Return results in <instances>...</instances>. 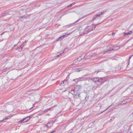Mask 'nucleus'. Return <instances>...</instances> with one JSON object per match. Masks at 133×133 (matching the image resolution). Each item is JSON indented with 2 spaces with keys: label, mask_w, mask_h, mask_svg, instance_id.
I'll return each instance as SVG.
<instances>
[{
  "label": "nucleus",
  "mask_w": 133,
  "mask_h": 133,
  "mask_svg": "<svg viewBox=\"0 0 133 133\" xmlns=\"http://www.w3.org/2000/svg\"><path fill=\"white\" fill-rule=\"evenodd\" d=\"M8 14V12L6 11V12H3L1 14H0V17H3L4 16H5L7 15Z\"/></svg>",
  "instance_id": "nucleus-10"
},
{
  "label": "nucleus",
  "mask_w": 133,
  "mask_h": 133,
  "mask_svg": "<svg viewBox=\"0 0 133 133\" xmlns=\"http://www.w3.org/2000/svg\"><path fill=\"white\" fill-rule=\"evenodd\" d=\"M56 132V130H54L50 133H53Z\"/></svg>",
  "instance_id": "nucleus-27"
},
{
  "label": "nucleus",
  "mask_w": 133,
  "mask_h": 133,
  "mask_svg": "<svg viewBox=\"0 0 133 133\" xmlns=\"http://www.w3.org/2000/svg\"><path fill=\"white\" fill-rule=\"evenodd\" d=\"M132 56H133V55H130V56H129V60H128V65H129V63L130 62V60L131 58L132 57Z\"/></svg>",
  "instance_id": "nucleus-20"
},
{
  "label": "nucleus",
  "mask_w": 133,
  "mask_h": 133,
  "mask_svg": "<svg viewBox=\"0 0 133 133\" xmlns=\"http://www.w3.org/2000/svg\"><path fill=\"white\" fill-rule=\"evenodd\" d=\"M82 86L81 85H77L76 87L72 88L71 91H73L75 92L78 91H79V90L82 88Z\"/></svg>",
  "instance_id": "nucleus-4"
},
{
  "label": "nucleus",
  "mask_w": 133,
  "mask_h": 133,
  "mask_svg": "<svg viewBox=\"0 0 133 133\" xmlns=\"http://www.w3.org/2000/svg\"><path fill=\"white\" fill-rule=\"evenodd\" d=\"M104 11H103L101 12H99V14L95 15L93 17L94 20L98 19L99 18H101L102 17V16L104 15Z\"/></svg>",
  "instance_id": "nucleus-3"
},
{
  "label": "nucleus",
  "mask_w": 133,
  "mask_h": 133,
  "mask_svg": "<svg viewBox=\"0 0 133 133\" xmlns=\"http://www.w3.org/2000/svg\"><path fill=\"white\" fill-rule=\"evenodd\" d=\"M122 104H120V105H122Z\"/></svg>",
  "instance_id": "nucleus-34"
},
{
  "label": "nucleus",
  "mask_w": 133,
  "mask_h": 133,
  "mask_svg": "<svg viewBox=\"0 0 133 133\" xmlns=\"http://www.w3.org/2000/svg\"><path fill=\"white\" fill-rule=\"evenodd\" d=\"M11 117H12V116L11 115H9L7 116H5V118H4L3 119L2 121H1L2 122L4 120L8 119L9 118H10Z\"/></svg>",
  "instance_id": "nucleus-14"
},
{
  "label": "nucleus",
  "mask_w": 133,
  "mask_h": 133,
  "mask_svg": "<svg viewBox=\"0 0 133 133\" xmlns=\"http://www.w3.org/2000/svg\"><path fill=\"white\" fill-rule=\"evenodd\" d=\"M33 108V107H32L31 108H30V109H29V110H31L32 108Z\"/></svg>",
  "instance_id": "nucleus-29"
},
{
  "label": "nucleus",
  "mask_w": 133,
  "mask_h": 133,
  "mask_svg": "<svg viewBox=\"0 0 133 133\" xmlns=\"http://www.w3.org/2000/svg\"><path fill=\"white\" fill-rule=\"evenodd\" d=\"M120 47L116 45H115L114 46L113 48H110L109 49V51H111L113 50H118L119 49Z\"/></svg>",
  "instance_id": "nucleus-9"
},
{
  "label": "nucleus",
  "mask_w": 133,
  "mask_h": 133,
  "mask_svg": "<svg viewBox=\"0 0 133 133\" xmlns=\"http://www.w3.org/2000/svg\"><path fill=\"white\" fill-rule=\"evenodd\" d=\"M83 80V79L82 77H79L78 78H76L75 79H74L73 80V81H75L76 82H78L80 81H82Z\"/></svg>",
  "instance_id": "nucleus-11"
},
{
  "label": "nucleus",
  "mask_w": 133,
  "mask_h": 133,
  "mask_svg": "<svg viewBox=\"0 0 133 133\" xmlns=\"http://www.w3.org/2000/svg\"><path fill=\"white\" fill-rule=\"evenodd\" d=\"M71 94H72L73 95L74 97V99H76L78 98H80L81 97H78V96L75 95V94L73 93L72 92L71 93Z\"/></svg>",
  "instance_id": "nucleus-12"
},
{
  "label": "nucleus",
  "mask_w": 133,
  "mask_h": 133,
  "mask_svg": "<svg viewBox=\"0 0 133 133\" xmlns=\"http://www.w3.org/2000/svg\"><path fill=\"white\" fill-rule=\"evenodd\" d=\"M80 19H78V20L77 21H76L74 23H71L70 24H68L69 25V27H71V26H73L75 24H76L77 22H78L79 21Z\"/></svg>",
  "instance_id": "nucleus-13"
},
{
  "label": "nucleus",
  "mask_w": 133,
  "mask_h": 133,
  "mask_svg": "<svg viewBox=\"0 0 133 133\" xmlns=\"http://www.w3.org/2000/svg\"><path fill=\"white\" fill-rule=\"evenodd\" d=\"M61 55V54H60L59 55H57V57H59L60 56V55Z\"/></svg>",
  "instance_id": "nucleus-28"
},
{
  "label": "nucleus",
  "mask_w": 133,
  "mask_h": 133,
  "mask_svg": "<svg viewBox=\"0 0 133 133\" xmlns=\"http://www.w3.org/2000/svg\"><path fill=\"white\" fill-rule=\"evenodd\" d=\"M3 34H4V33H3H3H2L1 34V35H3Z\"/></svg>",
  "instance_id": "nucleus-32"
},
{
  "label": "nucleus",
  "mask_w": 133,
  "mask_h": 133,
  "mask_svg": "<svg viewBox=\"0 0 133 133\" xmlns=\"http://www.w3.org/2000/svg\"><path fill=\"white\" fill-rule=\"evenodd\" d=\"M75 4V3H72L71 4H70L69 5H68L67 6V7H68V8L72 6H73V5H74Z\"/></svg>",
  "instance_id": "nucleus-19"
},
{
  "label": "nucleus",
  "mask_w": 133,
  "mask_h": 133,
  "mask_svg": "<svg viewBox=\"0 0 133 133\" xmlns=\"http://www.w3.org/2000/svg\"><path fill=\"white\" fill-rule=\"evenodd\" d=\"M115 33H113L112 34V35H114V34H115Z\"/></svg>",
  "instance_id": "nucleus-31"
},
{
  "label": "nucleus",
  "mask_w": 133,
  "mask_h": 133,
  "mask_svg": "<svg viewBox=\"0 0 133 133\" xmlns=\"http://www.w3.org/2000/svg\"><path fill=\"white\" fill-rule=\"evenodd\" d=\"M30 116H28L20 120V122L22 123L27 122L30 119Z\"/></svg>",
  "instance_id": "nucleus-6"
},
{
  "label": "nucleus",
  "mask_w": 133,
  "mask_h": 133,
  "mask_svg": "<svg viewBox=\"0 0 133 133\" xmlns=\"http://www.w3.org/2000/svg\"><path fill=\"white\" fill-rule=\"evenodd\" d=\"M20 18H25L26 17H25L24 16H21L20 17Z\"/></svg>",
  "instance_id": "nucleus-25"
},
{
  "label": "nucleus",
  "mask_w": 133,
  "mask_h": 133,
  "mask_svg": "<svg viewBox=\"0 0 133 133\" xmlns=\"http://www.w3.org/2000/svg\"><path fill=\"white\" fill-rule=\"evenodd\" d=\"M50 109H48V110H49Z\"/></svg>",
  "instance_id": "nucleus-35"
},
{
  "label": "nucleus",
  "mask_w": 133,
  "mask_h": 133,
  "mask_svg": "<svg viewBox=\"0 0 133 133\" xmlns=\"http://www.w3.org/2000/svg\"><path fill=\"white\" fill-rule=\"evenodd\" d=\"M16 46V45H15L14 46V47Z\"/></svg>",
  "instance_id": "nucleus-33"
},
{
  "label": "nucleus",
  "mask_w": 133,
  "mask_h": 133,
  "mask_svg": "<svg viewBox=\"0 0 133 133\" xmlns=\"http://www.w3.org/2000/svg\"><path fill=\"white\" fill-rule=\"evenodd\" d=\"M73 93L75 94V95H78V97H81V96L80 95V93L79 91H78L75 92H74Z\"/></svg>",
  "instance_id": "nucleus-15"
},
{
  "label": "nucleus",
  "mask_w": 133,
  "mask_h": 133,
  "mask_svg": "<svg viewBox=\"0 0 133 133\" xmlns=\"http://www.w3.org/2000/svg\"><path fill=\"white\" fill-rule=\"evenodd\" d=\"M90 79L98 86L104 83L105 82L108 81L109 80V78L107 77L102 78L98 77L91 78Z\"/></svg>",
  "instance_id": "nucleus-1"
},
{
  "label": "nucleus",
  "mask_w": 133,
  "mask_h": 133,
  "mask_svg": "<svg viewBox=\"0 0 133 133\" xmlns=\"http://www.w3.org/2000/svg\"><path fill=\"white\" fill-rule=\"evenodd\" d=\"M112 105H110V106H109L104 111L102 112H102L104 111H106V110H107V109H108L109 108H110L111 106Z\"/></svg>",
  "instance_id": "nucleus-24"
},
{
  "label": "nucleus",
  "mask_w": 133,
  "mask_h": 133,
  "mask_svg": "<svg viewBox=\"0 0 133 133\" xmlns=\"http://www.w3.org/2000/svg\"><path fill=\"white\" fill-rule=\"evenodd\" d=\"M53 124V123L52 122H48L46 125H44V127L46 128H48L51 127Z\"/></svg>",
  "instance_id": "nucleus-8"
},
{
  "label": "nucleus",
  "mask_w": 133,
  "mask_h": 133,
  "mask_svg": "<svg viewBox=\"0 0 133 133\" xmlns=\"http://www.w3.org/2000/svg\"><path fill=\"white\" fill-rule=\"evenodd\" d=\"M89 97V96H88L87 95H86V97L85 98V99H86L87 98V99H88V98Z\"/></svg>",
  "instance_id": "nucleus-26"
},
{
  "label": "nucleus",
  "mask_w": 133,
  "mask_h": 133,
  "mask_svg": "<svg viewBox=\"0 0 133 133\" xmlns=\"http://www.w3.org/2000/svg\"><path fill=\"white\" fill-rule=\"evenodd\" d=\"M96 28V26L94 25H92L86 28L84 31V34H87L94 30Z\"/></svg>",
  "instance_id": "nucleus-2"
},
{
  "label": "nucleus",
  "mask_w": 133,
  "mask_h": 133,
  "mask_svg": "<svg viewBox=\"0 0 133 133\" xmlns=\"http://www.w3.org/2000/svg\"><path fill=\"white\" fill-rule=\"evenodd\" d=\"M112 120V119H111L110 120V121L111 122Z\"/></svg>",
  "instance_id": "nucleus-30"
},
{
  "label": "nucleus",
  "mask_w": 133,
  "mask_h": 133,
  "mask_svg": "<svg viewBox=\"0 0 133 133\" xmlns=\"http://www.w3.org/2000/svg\"><path fill=\"white\" fill-rule=\"evenodd\" d=\"M69 25H65L63 27L64 28H69Z\"/></svg>",
  "instance_id": "nucleus-23"
},
{
  "label": "nucleus",
  "mask_w": 133,
  "mask_h": 133,
  "mask_svg": "<svg viewBox=\"0 0 133 133\" xmlns=\"http://www.w3.org/2000/svg\"><path fill=\"white\" fill-rule=\"evenodd\" d=\"M132 33V31H130L128 32L124 33V35H130Z\"/></svg>",
  "instance_id": "nucleus-16"
},
{
  "label": "nucleus",
  "mask_w": 133,
  "mask_h": 133,
  "mask_svg": "<svg viewBox=\"0 0 133 133\" xmlns=\"http://www.w3.org/2000/svg\"><path fill=\"white\" fill-rule=\"evenodd\" d=\"M72 33V32H70V33L68 34H66L65 35H63L62 36L60 37H59L58 39V41H61L62 39H64L65 37H66L68 36L69 35H70L71 33Z\"/></svg>",
  "instance_id": "nucleus-7"
},
{
  "label": "nucleus",
  "mask_w": 133,
  "mask_h": 133,
  "mask_svg": "<svg viewBox=\"0 0 133 133\" xmlns=\"http://www.w3.org/2000/svg\"><path fill=\"white\" fill-rule=\"evenodd\" d=\"M68 79L67 78H66L59 84V85L64 86L67 84H68Z\"/></svg>",
  "instance_id": "nucleus-5"
},
{
  "label": "nucleus",
  "mask_w": 133,
  "mask_h": 133,
  "mask_svg": "<svg viewBox=\"0 0 133 133\" xmlns=\"http://www.w3.org/2000/svg\"><path fill=\"white\" fill-rule=\"evenodd\" d=\"M27 42L26 41H25L21 45H22V47L24 46L26 44Z\"/></svg>",
  "instance_id": "nucleus-18"
},
{
  "label": "nucleus",
  "mask_w": 133,
  "mask_h": 133,
  "mask_svg": "<svg viewBox=\"0 0 133 133\" xmlns=\"http://www.w3.org/2000/svg\"><path fill=\"white\" fill-rule=\"evenodd\" d=\"M82 70V69L81 68H80L77 69L76 71L77 72H79Z\"/></svg>",
  "instance_id": "nucleus-21"
},
{
  "label": "nucleus",
  "mask_w": 133,
  "mask_h": 133,
  "mask_svg": "<svg viewBox=\"0 0 133 133\" xmlns=\"http://www.w3.org/2000/svg\"><path fill=\"white\" fill-rule=\"evenodd\" d=\"M22 49V45H21L20 46L17 48V50L19 51H21Z\"/></svg>",
  "instance_id": "nucleus-17"
},
{
  "label": "nucleus",
  "mask_w": 133,
  "mask_h": 133,
  "mask_svg": "<svg viewBox=\"0 0 133 133\" xmlns=\"http://www.w3.org/2000/svg\"><path fill=\"white\" fill-rule=\"evenodd\" d=\"M101 70H98V71H95V73H96L97 74L98 72H101Z\"/></svg>",
  "instance_id": "nucleus-22"
}]
</instances>
